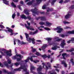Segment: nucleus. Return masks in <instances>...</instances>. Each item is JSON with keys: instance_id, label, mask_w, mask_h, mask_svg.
Segmentation results:
<instances>
[{"instance_id": "1", "label": "nucleus", "mask_w": 74, "mask_h": 74, "mask_svg": "<svg viewBox=\"0 0 74 74\" xmlns=\"http://www.w3.org/2000/svg\"><path fill=\"white\" fill-rule=\"evenodd\" d=\"M4 49H1L0 48V52H1V55L3 56H5L6 58L7 59V62L5 61L4 62V65L6 66L7 67H9V66H8L9 64H10L11 63V60L9 58V57H8L7 56H11L12 54L11 53V49H9V51H4ZM2 51H3V52H2Z\"/></svg>"}, {"instance_id": "2", "label": "nucleus", "mask_w": 74, "mask_h": 74, "mask_svg": "<svg viewBox=\"0 0 74 74\" xmlns=\"http://www.w3.org/2000/svg\"><path fill=\"white\" fill-rule=\"evenodd\" d=\"M36 57H37V56H32L30 58L29 57H28L26 60L22 61L21 62L22 63H27V62H29V60H30L31 62H33L35 63H38V62H39V60H33V58H36Z\"/></svg>"}, {"instance_id": "3", "label": "nucleus", "mask_w": 74, "mask_h": 74, "mask_svg": "<svg viewBox=\"0 0 74 74\" xmlns=\"http://www.w3.org/2000/svg\"><path fill=\"white\" fill-rule=\"evenodd\" d=\"M25 34L26 36V38L27 39V40L29 42H32V44H35V39L34 38H33L32 39L31 38H29V35L27 33H25Z\"/></svg>"}, {"instance_id": "4", "label": "nucleus", "mask_w": 74, "mask_h": 74, "mask_svg": "<svg viewBox=\"0 0 74 74\" xmlns=\"http://www.w3.org/2000/svg\"><path fill=\"white\" fill-rule=\"evenodd\" d=\"M23 58V56H22L20 54H16L15 56L12 57V58L13 60H15L16 59H17V61L19 62L20 61L21 59Z\"/></svg>"}, {"instance_id": "5", "label": "nucleus", "mask_w": 74, "mask_h": 74, "mask_svg": "<svg viewBox=\"0 0 74 74\" xmlns=\"http://www.w3.org/2000/svg\"><path fill=\"white\" fill-rule=\"evenodd\" d=\"M37 10V9L36 8H35L34 9H32L31 10V11L33 13V15L34 16H35L36 14L38 15L39 13H40L41 14H44L45 12H40L37 11L36 12V11Z\"/></svg>"}, {"instance_id": "6", "label": "nucleus", "mask_w": 74, "mask_h": 74, "mask_svg": "<svg viewBox=\"0 0 74 74\" xmlns=\"http://www.w3.org/2000/svg\"><path fill=\"white\" fill-rule=\"evenodd\" d=\"M40 25H45V26H47V27H50L51 25H52V23L49 22L48 21L46 22V24L45 23L43 22H40L39 23Z\"/></svg>"}, {"instance_id": "7", "label": "nucleus", "mask_w": 74, "mask_h": 74, "mask_svg": "<svg viewBox=\"0 0 74 74\" xmlns=\"http://www.w3.org/2000/svg\"><path fill=\"white\" fill-rule=\"evenodd\" d=\"M6 29H8V31L6 29H1V30L4 31L5 32H6V33H7L8 32H10V36H12V35H13V34H14L13 33V31H12V30L9 28V27H6Z\"/></svg>"}, {"instance_id": "8", "label": "nucleus", "mask_w": 74, "mask_h": 74, "mask_svg": "<svg viewBox=\"0 0 74 74\" xmlns=\"http://www.w3.org/2000/svg\"><path fill=\"white\" fill-rule=\"evenodd\" d=\"M54 30H58L57 31V33H60L62 32L63 31V29L62 28V27L61 26H58L57 28L54 29Z\"/></svg>"}, {"instance_id": "9", "label": "nucleus", "mask_w": 74, "mask_h": 74, "mask_svg": "<svg viewBox=\"0 0 74 74\" xmlns=\"http://www.w3.org/2000/svg\"><path fill=\"white\" fill-rule=\"evenodd\" d=\"M27 22L28 26H27V25H26V24H25V27H26L28 29H29V30H34V28H33V27L30 26V23L28 22V21H27Z\"/></svg>"}, {"instance_id": "10", "label": "nucleus", "mask_w": 74, "mask_h": 74, "mask_svg": "<svg viewBox=\"0 0 74 74\" xmlns=\"http://www.w3.org/2000/svg\"><path fill=\"white\" fill-rule=\"evenodd\" d=\"M21 18L24 19H28V20H30L31 19V17L30 16H28L27 17H26L25 15L23 14L21 16Z\"/></svg>"}, {"instance_id": "11", "label": "nucleus", "mask_w": 74, "mask_h": 74, "mask_svg": "<svg viewBox=\"0 0 74 74\" xmlns=\"http://www.w3.org/2000/svg\"><path fill=\"white\" fill-rule=\"evenodd\" d=\"M47 13H48L49 11H52V10H53V9L52 8L49 9V8H47V5H43L42 7V9H43L44 10L47 9Z\"/></svg>"}, {"instance_id": "12", "label": "nucleus", "mask_w": 74, "mask_h": 74, "mask_svg": "<svg viewBox=\"0 0 74 74\" xmlns=\"http://www.w3.org/2000/svg\"><path fill=\"white\" fill-rule=\"evenodd\" d=\"M46 40H47L48 41V44L49 45H53V43L51 40H52V38H46Z\"/></svg>"}, {"instance_id": "13", "label": "nucleus", "mask_w": 74, "mask_h": 74, "mask_svg": "<svg viewBox=\"0 0 74 74\" xmlns=\"http://www.w3.org/2000/svg\"><path fill=\"white\" fill-rule=\"evenodd\" d=\"M35 67H34V66L32 64H31L30 66V70L31 73H33L34 74H37V73L34 71H33L35 69Z\"/></svg>"}, {"instance_id": "14", "label": "nucleus", "mask_w": 74, "mask_h": 74, "mask_svg": "<svg viewBox=\"0 0 74 74\" xmlns=\"http://www.w3.org/2000/svg\"><path fill=\"white\" fill-rule=\"evenodd\" d=\"M66 45V43H65V40H62V42L60 45V46H61L62 48H64V45Z\"/></svg>"}, {"instance_id": "15", "label": "nucleus", "mask_w": 74, "mask_h": 74, "mask_svg": "<svg viewBox=\"0 0 74 74\" xmlns=\"http://www.w3.org/2000/svg\"><path fill=\"white\" fill-rule=\"evenodd\" d=\"M71 15V12H69L68 13V14L65 16V18H66V19H68Z\"/></svg>"}, {"instance_id": "16", "label": "nucleus", "mask_w": 74, "mask_h": 74, "mask_svg": "<svg viewBox=\"0 0 74 74\" xmlns=\"http://www.w3.org/2000/svg\"><path fill=\"white\" fill-rule=\"evenodd\" d=\"M42 64H43V67L44 68V66H46V70H48V69H51V65H49L48 67H47L45 65V63H42Z\"/></svg>"}, {"instance_id": "17", "label": "nucleus", "mask_w": 74, "mask_h": 74, "mask_svg": "<svg viewBox=\"0 0 74 74\" xmlns=\"http://www.w3.org/2000/svg\"><path fill=\"white\" fill-rule=\"evenodd\" d=\"M39 19H40L41 21H46L47 20L45 16L39 17H38V18L37 19V20H38Z\"/></svg>"}, {"instance_id": "18", "label": "nucleus", "mask_w": 74, "mask_h": 74, "mask_svg": "<svg viewBox=\"0 0 74 74\" xmlns=\"http://www.w3.org/2000/svg\"><path fill=\"white\" fill-rule=\"evenodd\" d=\"M3 71L4 73H7L8 74H14V73H11V72H8V71L6 70L5 69H3Z\"/></svg>"}, {"instance_id": "19", "label": "nucleus", "mask_w": 74, "mask_h": 74, "mask_svg": "<svg viewBox=\"0 0 74 74\" xmlns=\"http://www.w3.org/2000/svg\"><path fill=\"white\" fill-rule=\"evenodd\" d=\"M61 63L62 64H64L65 67H66L67 66V65L66 63V61H62L61 62Z\"/></svg>"}, {"instance_id": "20", "label": "nucleus", "mask_w": 74, "mask_h": 74, "mask_svg": "<svg viewBox=\"0 0 74 74\" xmlns=\"http://www.w3.org/2000/svg\"><path fill=\"white\" fill-rule=\"evenodd\" d=\"M67 32H66L65 34V35H64L63 34H61L60 35V36H61L62 38H64L65 37H67L69 36V34H67Z\"/></svg>"}, {"instance_id": "21", "label": "nucleus", "mask_w": 74, "mask_h": 74, "mask_svg": "<svg viewBox=\"0 0 74 74\" xmlns=\"http://www.w3.org/2000/svg\"><path fill=\"white\" fill-rule=\"evenodd\" d=\"M37 33H38V30L37 29L36 31L34 32H30V34L31 35H34V34H37Z\"/></svg>"}, {"instance_id": "22", "label": "nucleus", "mask_w": 74, "mask_h": 74, "mask_svg": "<svg viewBox=\"0 0 74 74\" xmlns=\"http://www.w3.org/2000/svg\"><path fill=\"white\" fill-rule=\"evenodd\" d=\"M74 34V30H72V31H67L66 32V34Z\"/></svg>"}, {"instance_id": "23", "label": "nucleus", "mask_w": 74, "mask_h": 74, "mask_svg": "<svg viewBox=\"0 0 74 74\" xmlns=\"http://www.w3.org/2000/svg\"><path fill=\"white\" fill-rule=\"evenodd\" d=\"M59 38V37H55L54 39V40H55L56 41H61V40H62V39L61 38Z\"/></svg>"}, {"instance_id": "24", "label": "nucleus", "mask_w": 74, "mask_h": 74, "mask_svg": "<svg viewBox=\"0 0 74 74\" xmlns=\"http://www.w3.org/2000/svg\"><path fill=\"white\" fill-rule=\"evenodd\" d=\"M36 3L35 4L36 5H38L42 1V0H36Z\"/></svg>"}, {"instance_id": "25", "label": "nucleus", "mask_w": 74, "mask_h": 74, "mask_svg": "<svg viewBox=\"0 0 74 74\" xmlns=\"http://www.w3.org/2000/svg\"><path fill=\"white\" fill-rule=\"evenodd\" d=\"M42 56V58H43L44 59L45 58H48V59H49L50 58V57L51 56L49 55L48 56H47L46 55H44Z\"/></svg>"}, {"instance_id": "26", "label": "nucleus", "mask_w": 74, "mask_h": 74, "mask_svg": "<svg viewBox=\"0 0 74 74\" xmlns=\"http://www.w3.org/2000/svg\"><path fill=\"white\" fill-rule=\"evenodd\" d=\"M18 44H21V45H22V44H26V42H23V41H22V42H20V40H18Z\"/></svg>"}, {"instance_id": "27", "label": "nucleus", "mask_w": 74, "mask_h": 74, "mask_svg": "<svg viewBox=\"0 0 74 74\" xmlns=\"http://www.w3.org/2000/svg\"><path fill=\"white\" fill-rule=\"evenodd\" d=\"M62 56L63 57V59H65V58L67 57V55L66 53H64L62 54Z\"/></svg>"}, {"instance_id": "28", "label": "nucleus", "mask_w": 74, "mask_h": 74, "mask_svg": "<svg viewBox=\"0 0 74 74\" xmlns=\"http://www.w3.org/2000/svg\"><path fill=\"white\" fill-rule=\"evenodd\" d=\"M11 5L12 7L13 8H16V5H15V4L12 2L11 3Z\"/></svg>"}, {"instance_id": "29", "label": "nucleus", "mask_w": 74, "mask_h": 74, "mask_svg": "<svg viewBox=\"0 0 74 74\" xmlns=\"http://www.w3.org/2000/svg\"><path fill=\"white\" fill-rule=\"evenodd\" d=\"M56 1H57V0H49V2H51V4L52 5H53L54 4V3Z\"/></svg>"}, {"instance_id": "30", "label": "nucleus", "mask_w": 74, "mask_h": 74, "mask_svg": "<svg viewBox=\"0 0 74 74\" xmlns=\"http://www.w3.org/2000/svg\"><path fill=\"white\" fill-rule=\"evenodd\" d=\"M71 41L72 42H74V38H72L71 40L68 41L67 42L68 44H69V43H70Z\"/></svg>"}, {"instance_id": "31", "label": "nucleus", "mask_w": 74, "mask_h": 74, "mask_svg": "<svg viewBox=\"0 0 74 74\" xmlns=\"http://www.w3.org/2000/svg\"><path fill=\"white\" fill-rule=\"evenodd\" d=\"M2 0L3 1L4 3L6 4V5H8V4H9V2L8 1H7L6 0Z\"/></svg>"}, {"instance_id": "32", "label": "nucleus", "mask_w": 74, "mask_h": 74, "mask_svg": "<svg viewBox=\"0 0 74 74\" xmlns=\"http://www.w3.org/2000/svg\"><path fill=\"white\" fill-rule=\"evenodd\" d=\"M35 0H32V1L28 3H27V4L28 5H32V4L33 3V2H34Z\"/></svg>"}, {"instance_id": "33", "label": "nucleus", "mask_w": 74, "mask_h": 74, "mask_svg": "<svg viewBox=\"0 0 74 74\" xmlns=\"http://www.w3.org/2000/svg\"><path fill=\"white\" fill-rule=\"evenodd\" d=\"M44 26H41L40 27H38V29H39L40 31H42L43 30V29L41 28H44Z\"/></svg>"}, {"instance_id": "34", "label": "nucleus", "mask_w": 74, "mask_h": 74, "mask_svg": "<svg viewBox=\"0 0 74 74\" xmlns=\"http://www.w3.org/2000/svg\"><path fill=\"white\" fill-rule=\"evenodd\" d=\"M47 47V46L45 45H44L42 47H41V48L43 50V51H44V49L45 48Z\"/></svg>"}, {"instance_id": "35", "label": "nucleus", "mask_w": 74, "mask_h": 74, "mask_svg": "<svg viewBox=\"0 0 74 74\" xmlns=\"http://www.w3.org/2000/svg\"><path fill=\"white\" fill-rule=\"evenodd\" d=\"M24 12L25 13L26 15H29V13L28 12H29V11H28L27 10H25Z\"/></svg>"}, {"instance_id": "36", "label": "nucleus", "mask_w": 74, "mask_h": 74, "mask_svg": "<svg viewBox=\"0 0 74 74\" xmlns=\"http://www.w3.org/2000/svg\"><path fill=\"white\" fill-rule=\"evenodd\" d=\"M60 48L59 47L56 46L52 48V49L53 50H56L57 48Z\"/></svg>"}, {"instance_id": "37", "label": "nucleus", "mask_w": 74, "mask_h": 74, "mask_svg": "<svg viewBox=\"0 0 74 74\" xmlns=\"http://www.w3.org/2000/svg\"><path fill=\"white\" fill-rule=\"evenodd\" d=\"M14 64L16 67H17V66H18L19 64H20V63L19 62H16V63H15Z\"/></svg>"}, {"instance_id": "38", "label": "nucleus", "mask_w": 74, "mask_h": 74, "mask_svg": "<svg viewBox=\"0 0 74 74\" xmlns=\"http://www.w3.org/2000/svg\"><path fill=\"white\" fill-rule=\"evenodd\" d=\"M31 48L32 49V51L33 52H34L35 51H36V49H35L34 48H33V47H32Z\"/></svg>"}, {"instance_id": "39", "label": "nucleus", "mask_w": 74, "mask_h": 74, "mask_svg": "<svg viewBox=\"0 0 74 74\" xmlns=\"http://www.w3.org/2000/svg\"><path fill=\"white\" fill-rule=\"evenodd\" d=\"M44 29H45V30H47V31H49V30H51V29L47 27H44Z\"/></svg>"}, {"instance_id": "40", "label": "nucleus", "mask_w": 74, "mask_h": 74, "mask_svg": "<svg viewBox=\"0 0 74 74\" xmlns=\"http://www.w3.org/2000/svg\"><path fill=\"white\" fill-rule=\"evenodd\" d=\"M15 16H16V14L15 13H14L12 16V17L13 19H15Z\"/></svg>"}, {"instance_id": "41", "label": "nucleus", "mask_w": 74, "mask_h": 74, "mask_svg": "<svg viewBox=\"0 0 74 74\" xmlns=\"http://www.w3.org/2000/svg\"><path fill=\"white\" fill-rule=\"evenodd\" d=\"M66 51L67 52H72V51H74V49L72 48L70 50H67Z\"/></svg>"}, {"instance_id": "42", "label": "nucleus", "mask_w": 74, "mask_h": 74, "mask_svg": "<svg viewBox=\"0 0 74 74\" xmlns=\"http://www.w3.org/2000/svg\"><path fill=\"white\" fill-rule=\"evenodd\" d=\"M71 62L72 65H74V62H73V59H71Z\"/></svg>"}, {"instance_id": "43", "label": "nucleus", "mask_w": 74, "mask_h": 74, "mask_svg": "<svg viewBox=\"0 0 74 74\" xmlns=\"http://www.w3.org/2000/svg\"><path fill=\"white\" fill-rule=\"evenodd\" d=\"M21 6H22V5H19L18 6V7L19 9V10H22V8H21Z\"/></svg>"}, {"instance_id": "44", "label": "nucleus", "mask_w": 74, "mask_h": 74, "mask_svg": "<svg viewBox=\"0 0 74 74\" xmlns=\"http://www.w3.org/2000/svg\"><path fill=\"white\" fill-rule=\"evenodd\" d=\"M0 27H1V29H4L5 28V27H4V26H3V25H0Z\"/></svg>"}, {"instance_id": "45", "label": "nucleus", "mask_w": 74, "mask_h": 74, "mask_svg": "<svg viewBox=\"0 0 74 74\" xmlns=\"http://www.w3.org/2000/svg\"><path fill=\"white\" fill-rule=\"evenodd\" d=\"M18 40H16V39H14V45H16V43L15 42H16V41H18Z\"/></svg>"}, {"instance_id": "46", "label": "nucleus", "mask_w": 74, "mask_h": 74, "mask_svg": "<svg viewBox=\"0 0 74 74\" xmlns=\"http://www.w3.org/2000/svg\"><path fill=\"white\" fill-rule=\"evenodd\" d=\"M63 23H64V24H68V23H69V22H67L66 21H64L63 22Z\"/></svg>"}, {"instance_id": "47", "label": "nucleus", "mask_w": 74, "mask_h": 74, "mask_svg": "<svg viewBox=\"0 0 74 74\" xmlns=\"http://www.w3.org/2000/svg\"><path fill=\"white\" fill-rule=\"evenodd\" d=\"M36 54L37 56H40V54L38 52H36Z\"/></svg>"}, {"instance_id": "48", "label": "nucleus", "mask_w": 74, "mask_h": 74, "mask_svg": "<svg viewBox=\"0 0 74 74\" xmlns=\"http://www.w3.org/2000/svg\"><path fill=\"white\" fill-rule=\"evenodd\" d=\"M71 28L69 27H64L65 29H71Z\"/></svg>"}, {"instance_id": "49", "label": "nucleus", "mask_w": 74, "mask_h": 74, "mask_svg": "<svg viewBox=\"0 0 74 74\" xmlns=\"http://www.w3.org/2000/svg\"><path fill=\"white\" fill-rule=\"evenodd\" d=\"M36 41L37 42H40V44H42V42H41V40H36Z\"/></svg>"}, {"instance_id": "50", "label": "nucleus", "mask_w": 74, "mask_h": 74, "mask_svg": "<svg viewBox=\"0 0 74 74\" xmlns=\"http://www.w3.org/2000/svg\"><path fill=\"white\" fill-rule=\"evenodd\" d=\"M60 1L59 2V3H60V4H61V3H62L63 2V0H59Z\"/></svg>"}, {"instance_id": "51", "label": "nucleus", "mask_w": 74, "mask_h": 74, "mask_svg": "<svg viewBox=\"0 0 74 74\" xmlns=\"http://www.w3.org/2000/svg\"><path fill=\"white\" fill-rule=\"evenodd\" d=\"M14 2H16V3H17V2H18V0H12Z\"/></svg>"}, {"instance_id": "52", "label": "nucleus", "mask_w": 74, "mask_h": 74, "mask_svg": "<svg viewBox=\"0 0 74 74\" xmlns=\"http://www.w3.org/2000/svg\"><path fill=\"white\" fill-rule=\"evenodd\" d=\"M0 66L2 67H4L3 65V64H2L1 62H0Z\"/></svg>"}, {"instance_id": "53", "label": "nucleus", "mask_w": 74, "mask_h": 74, "mask_svg": "<svg viewBox=\"0 0 74 74\" xmlns=\"http://www.w3.org/2000/svg\"><path fill=\"white\" fill-rule=\"evenodd\" d=\"M69 1V0H65V1L64 2V3H67Z\"/></svg>"}, {"instance_id": "54", "label": "nucleus", "mask_w": 74, "mask_h": 74, "mask_svg": "<svg viewBox=\"0 0 74 74\" xmlns=\"http://www.w3.org/2000/svg\"><path fill=\"white\" fill-rule=\"evenodd\" d=\"M13 34H14V36H16V34H18V33L16 32V33H15L14 34V33H13Z\"/></svg>"}, {"instance_id": "55", "label": "nucleus", "mask_w": 74, "mask_h": 74, "mask_svg": "<svg viewBox=\"0 0 74 74\" xmlns=\"http://www.w3.org/2000/svg\"><path fill=\"white\" fill-rule=\"evenodd\" d=\"M20 4H23V2L22 1H21L20 2Z\"/></svg>"}, {"instance_id": "56", "label": "nucleus", "mask_w": 74, "mask_h": 74, "mask_svg": "<svg viewBox=\"0 0 74 74\" xmlns=\"http://www.w3.org/2000/svg\"><path fill=\"white\" fill-rule=\"evenodd\" d=\"M55 68H56V69H58V68L59 67H58V66H53Z\"/></svg>"}, {"instance_id": "57", "label": "nucleus", "mask_w": 74, "mask_h": 74, "mask_svg": "<svg viewBox=\"0 0 74 74\" xmlns=\"http://www.w3.org/2000/svg\"><path fill=\"white\" fill-rule=\"evenodd\" d=\"M50 74H57L56 72H53V73H51Z\"/></svg>"}, {"instance_id": "58", "label": "nucleus", "mask_w": 74, "mask_h": 74, "mask_svg": "<svg viewBox=\"0 0 74 74\" xmlns=\"http://www.w3.org/2000/svg\"><path fill=\"white\" fill-rule=\"evenodd\" d=\"M56 71H57V72H59V70L58 69H56Z\"/></svg>"}, {"instance_id": "59", "label": "nucleus", "mask_w": 74, "mask_h": 74, "mask_svg": "<svg viewBox=\"0 0 74 74\" xmlns=\"http://www.w3.org/2000/svg\"><path fill=\"white\" fill-rule=\"evenodd\" d=\"M20 38L21 40L23 39V37H22V36L21 35H20Z\"/></svg>"}, {"instance_id": "60", "label": "nucleus", "mask_w": 74, "mask_h": 74, "mask_svg": "<svg viewBox=\"0 0 74 74\" xmlns=\"http://www.w3.org/2000/svg\"><path fill=\"white\" fill-rule=\"evenodd\" d=\"M47 64L48 65H50V64H51L49 62H47Z\"/></svg>"}, {"instance_id": "61", "label": "nucleus", "mask_w": 74, "mask_h": 74, "mask_svg": "<svg viewBox=\"0 0 74 74\" xmlns=\"http://www.w3.org/2000/svg\"><path fill=\"white\" fill-rule=\"evenodd\" d=\"M30 0H25V2H27V1H29Z\"/></svg>"}, {"instance_id": "62", "label": "nucleus", "mask_w": 74, "mask_h": 74, "mask_svg": "<svg viewBox=\"0 0 74 74\" xmlns=\"http://www.w3.org/2000/svg\"><path fill=\"white\" fill-rule=\"evenodd\" d=\"M17 16H19V15H20V14H19V13H18V12H17Z\"/></svg>"}, {"instance_id": "63", "label": "nucleus", "mask_w": 74, "mask_h": 74, "mask_svg": "<svg viewBox=\"0 0 74 74\" xmlns=\"http://www.w3.org/2000/svg\"><path fill=\"white\" fill-rule=\"evenodd\" d=\"M53 59H51V61H50V62L51 63H52V62H53Z\"/></svg>"}, {"instance_id": "64", "label": "nucleus", "mask_w": 74, "mask_h": 74, "mask_svg": "<svg viewBox=\"0 0 74 74\" xmlns=\"http://www.w3.org/2000/svg\"><path fill=\"white\" fill-rule=\"evenodd\" d=\"M71 55H74V53H73V52L71 53Z\"/></svg>"}]
</instances>
